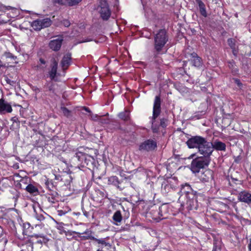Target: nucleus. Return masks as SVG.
<instances>
[{
  "mask_svg": "<svg viewBox=\"0 0 251 251\" xmlns=\"http://www.w3.org/2000/svg\"><path fill=\"white\" fill-rule=\"evenodd\" d=\"M186 144L190 149L197 148L198 152L205 158L209 159L213 151L212 143L200 136L192 137L187 140Z\"/></svg>",
  "mask_w": 251,
  "mask_h": 251,
  "instance_id": "1",
  "label": "nucleus"
},
{
  "mask_svg": "<svg viewBox=\"0 0 251 251\" xmlns=\"http://www.w3.org/2000/svg\"><path fill=\"white\" fill-rule=\"evenodd\" d=\"M168 41L167 31L164 29L159 30L154 36V48L157 54L161 53Z\"/></svg>",
  "mask_w": 251,
  "mask_h": 251,
  "instance_id": "2",
  "label": "nucleus"
},
{
  "mask_svg": "<svg viewBox=\"0 0 251 251\" xmlns=\"http://www.w3.org/2000/svg\"><path fill=\"white\" fill-rule=\"evenodd\" d=\"M161 112V99L159 96H156L155 97L153 107V114L151 118V129L154 133H157L159 129L160 125L156 123V119L158 117Z\"/></svg>",
  "mask_w": 251,
  "mask_h": 251,
  "instance_id": "3",
  "label": "nucleus"
},
{
  "mask_svg": "<svg viewBox=\"0 0 251 251\" xmlns=\"http://www.w3.org/2000/svg\"><path fill=\"white\" fill-rule=\"evenodd\" d=\"M209 162V159L205 158L202 156L198 157L192 161L190 169L194 173H199L201 169L207 167Z\"/></svg>",
  "mask_w": 251,
  "mask_h": 251,
  "instance_id": "4",
  "label": "nucleus"
},
{
  "mask_svg": "<svg viewBox=\"0 0 251 251\" xmlns=\"http://www.w3.org/2000/svg\"><path fill=\"white\" fill-rule=\"evenodd\" d=\"M103 20H107L111 15V11L105 0H100L97 8Z\"/></svg>",
  "mask_w": 251,
  "mask_h": 251,
  "instance_id": "5",
  "label": "nucleus"
},
{
  "mask_svg": "<svg viewBox=\"0 0 251 251\" xmlns=\"http://www.w3.org/2000/svg\"><path fill=\"white\" fill-rule=\"evenodd\" d=\"M1 59L3 62L4 67L8 66H12V64H17L16 61L17 57L13 55L10 52H5L1 57Z\"/></svg>",
  "mask_w": 251,
  "mask_h": 251,
  "instance_id": "6",
  "label": "nucleus"
},
{
  "mask_svg": "<svg viewBox=\"0 0 251 251\" xmlns=\"http://www.w3.org/2000/svg\"><path fill=\"white\" fill-rule=\"evenodd\" d=\"M156 143L151 139L145 141L139 146V150L141 151H150L153 150L156 147Z\"/></svg>",
  "mask_w": 251,
  "mask_h": 251,
  "instance_id": "7",
  "label": "nucleus"
},
{
  "mask_svg": "<svg viewBox=\"0 0 251 251\" xmlns=\"http://www.w3.org/2000/svg\"><path fill=\"white\" fill-rule=\"evenodd\" d=\"M50 68L48 74L50 79L53 80L56 76L58 68V61L54 58H52L50 60Z\"/></svg>",
  "mask_w": 251,
  "mask_h": 251,
  "instance_id": "8",
  "label": "nucleus"
},
{
  "mask_svg": "<svg viewBox=\"0 0 251 251\" xmlns=\"http://www.w3.org/2000/svg\"><path fill=\"white\" fill-rule=\"evenodd\" d=\"M12 111L11 105L3 99H0V114H4Z\"/></svg>",
  "mask_w": 251,
  "mask_h": 251,
  "instance_id": "9",
  "label": "nucleus"
},
{
  "mask_svg": "<svg viewBox=\"0 0 251 251\" xmlns=\"http://www.w3.org/2000/svg\"><path fill=\"white\" fill-rule=\"evenodd\" d=\"M186 198V204L189 209L196 208L197 206V201L196 196L194 194H190Z\"/></svg>",
  "mask_w": 251,
  "mask_h": 251,
  "instance_id": "10",
  "label": "nucleus"
},
{
  "mask_svg": "<svg viewBox=\"0 0 251 251\" xmlns=\"http://www.w3.org/2000/svg\"><path fill=\"white\" fill-rule=\"evenodd\" d=\"M63 40L62 37L51 40L49 43L50 48L54 51L58 50L61 47Z\"/></svg>",
  "mask_w": 251,
  "mask_h": 251,
  "instance_id": "11",
  "label": "nucleus"
},
{
  "mask_svg": "<svg viewBox=\"0 0 251 251\" xmlns=\"http://www.w3.org/2000/svg\"><path fill=\"white\" fill-rule=\"evenodd\" d=\"M238 199L240 201L248 204L251 203V194L247 191H242L239 194Z\"/></svg>",
  "mask_w": 251,
  "mask_h": 251,
  "instance_id": "12",
  "label": "nucleus"
},
{
  "mask_svg": "<svg viewBox=\"0 0 251 251\" xmlns=\"http://www.w3.org/2000/svg\"><path fill=\"white\" fill-rule=\"evenodd\" d=\"M213 172L209 170H205L199 176L200 180L203 182H208L213 178Z\"/></svg>",
  "mask_w": 251,
  "mask_h": 251,
  "instance_id": "13",
  "label": "nucleus"
},
{
  "mask_svg": "<svg viewBox=\"0 0 251 251\" xmlns=\"http://www.w3.org/2000/svg\"><path fill=\"white\" fill-rule=\"evenodd\" d=\"M71 61V54L67 53L64 55L61 62V65L63 70L67 69L70 65Z\"/></svg>",
  "mask_w": 251,
  "mask_h": 251,
  "instance_id": "14",
  "label": "nucleus"
},
{
  "mask_svg": "<svg viewBox=\"0 0 251 251\" xmlns=\"http://www.w3.org/2000/svg\"><path fill=\"white\" fill-rule=\"evenodd\" d=\"M76 234L78 237L81 238L84 240H88L90 239L93 240V238H94V236L92 235V232L90 229H86L84 232L80 233L78 232H74Z\"/></svg>",
  "mask_w": 251,
  "mask_h": 251,
  "instance_id": "15",
  "label": "nucleus"
},
{
  "mask_svg": "<svg viewBox=\"0 0 251 251\" xmlns=\"http://www.w3.org/2000/svg\"><path fill=\"white\" fill-rule=\"evenodd\" d=\"M191 61L193 66L200 67L202 65L201 59L199 57L197 53L193 52L191 54Z\"/></svg>",
  "mask_w": 251,
  "mask_h": 251,
  "instance_id": "16",
  "label": "nucleus"
},
{
  "mask_svg": "<svg viewBox=\"0 0 251 251\" xmlns=\"http://www.w3.org/2000/svg\"><path fill=\"white\" fill-rule=\"evenodd\" d=\"M213 146V150L215 149L217 151H225L226 149V144L219 140H215L212 143Z\"/></svg>",
  "mask_w": 251,
  "mask_h": 251,
  "instance_id": "17",
  "label": "nucleus"
},
{
  "mask_svg": "<svg viewBox=\"0 0 251 251\" xmlns=\"http://www.w3.org/2000/svg\"><path fill=\"white\" fill-rule=\"evenodd\" d=\"M227 64L228 67L233 75L238 74L239 69L236 65L235 62L233 60L228 61Z\"/></svg>",
  "mask_w": 251,
  "mask_h": 251,
  "instance_id": "18",
  "label": "nucleus"
},
{
  "mask_svg": "<svg viewBox=\"0 0 251 251\" xmlns=\"http://www.w3.org/2000/svg\"><path fill=\"white\" fill-rule=\"evenodd\" d=\"M180 193L182 194L185 195V197H187L190 194H193V191L190 185L187 183L182 185L180 190Z\"/></svg>",
  "mask_w": 251,
  "mask_h": 251,
  "instance_id": "19",
  "label": "nucleus"
},
{
  "mask_svg": "<svg viewBox=\"0 0 251 251\" xmlns=\"http://www.w3.org/2000/svg\"><path fill=\"white\" fill-rule=\"evenodd\" d=\"M196 1L199 5L201 14L204 17H206L207 14L204 3L201 0H196Z\"/></svg>",
  "mask_w": 251,
  "mask_h": 251,
  "instance_id": "20",
  "label": "nucleus"
},
{
  "mask_svg": "<svg viewBox=\"0 0 251 251\" xmlns=\"http://www.w3.org/2000/svg\"><path fill=\"white\" fill-rule=\"evenodd\" d=\"M112 219L113 221L116 222L115 225L118 226L119 224L121 222L123 219V217L121 212L120 210L116 211L113 214Z\"/></svg>",
  "mask_w": 251,
  "mask_h": 251,
  "instance_id": "21",
  "label": "nucleus"
},
{
  "mask_svg": "<svg viewBox=\"0 0 251 251\" xmlns=\"http://www.w3.org/2000/svg\"><path fill=\"white\" fill-rule=\"evenodd\" d=\"M108 181V184L113 185L116 186L118 188H120V186H119L120 182L118 178L116 176H112L109 177Z\"/></svg>",
  "mask_w": 251,
  "mask_h": 251,
  "instance_id": "22",
  "label": "nucleus"
},
{
  "mask_svg": "<svg viewBox=\"0 0 251 251\" xmlns=\"http://www.w3.org/2000/svg\"><path fill=\"white\" fill-rule=\"evenodd\" d=\"M35 67L36 68L37 70H44L46 67V61L42 58H40L39 61L38 62L37 65Z\"/></svg>",
  "mask_w": 251,
  "mask_h": 251,
  "instance_id": "23",
  "label": "nucleus"
},
{
  "mask_svg": "<svg viewBox=\"0 0 251 251\" xmlns=\"http://www.w3.org/2000/svg\"><path fill=\"white\" fill-rule=\"evenodd\" d=\"M42 22L40 20H37L33 21L31 24V26L34 30H40L42 29Z\"/></svg>",
  "mask_w": 251,
  "mask_h": 251,
  "instance_id": "24",
  "label": "nucleus"
},
{
  "mask_svg": "<svg viewBox=\"0 0 251 251\" xmlns=\"http://www.w3.org/2000/svg\"><path fill=\"white\" fill-rule=\"evenodd\" d=\"M118 116L121 119L124 121H128L129 119V112L128 110H125L120 113Z\"/></svg>",
  "mask_w": 251,
  "mask_h": 251,
  "instance_id": "25",
  "label": "nucleus"
},
{
  "mask_svg": "<svg viewBox=\"0 0 251 251\" xmlns=\"http://www.w3.org/2000/svg\"><path fill=\"white\" fill-rule=\"evenodd\" d=\"M103 116H100L98 115L97 114H92L91 115V118L93 120L97 121L99 120L100 121L102 124H107L108 123V120H102Z\"/></svg>",
  "mask_w": 251,
  "mask_h": 251,
  "instance_id": "26",
  "label": "nucleus"
},
{
  "mask_svg": "<svg viewBox=\"0 0 251 251\" xmlns=\"http://www.w3.org/2000/svg\"><path fill=\"white\" fill-rule=\"evenodd\" d=\"M40 21L42 22V28L49 27L51 24V20L49 18L40 20Z\"/></svg>",
  "mask_w": 251,
  "mask_h": 251,
  "instance_id": "27",
  "label": "nucleus"
},
{
  "mask_svg": "<svg viewBox=\"0 0 251 251\" xmlns=\"http://www.w3.org/2000/svg\"><path fill=\"white\" fill-rule=\"evenodd\" d=\"M171 188V185L168 182H164L162 184V191L165 193H168Z\"/></svg>",
  "mask_w": 251,
  "mask_h": 251,
  "instance_id": "28",
  "label": "nucleus"
},
{
  "mask_svg": "<svg viewBox=\"0 0 251 251\" xmlns=\"http://www.w3.org/2000/svg\"><path fill=\"white\" fill-rule=\"evenodd\" d=\"M25 189L28 192L31 194H33L38 192V189L35 186L31 184H28L26 187Z\"/></svg>",
  "mask_w": 251,
  "mask_h": 251,
  "instance_id": "29",
  "label": "nucleus"
},
{
  "mask_svg": "<svg viewBox=\"0 0 251 251\" xmlns=\"http://www.w3.org/2000/svg\"><path fill=\"white\" fill-rule=\"evenodd\" d=\"M4 241V243H6L7 242V240L6 238V234L3 228L1 226H0V242Z\"/></svg>",
  "mask_w": 251,
  "mask_h": 251,
  "instance_id": "30",
  "label": "nucleus"
},
{
  "mask_svg": "<svg viewBox=\"0 0 251 251\" xmlns=\"http://www.w3.org/2000/svg\"><path fill=\"white\" fill-rule=\"evenodd\" d=\"M82 0H67V5L69 6H73L77 5Z\"/></svg>",
  "mask_w": 251,
  "mask_h": 251,
  "instance_id": "31",
  "label": "nucleus"
},
{
  "mask_svg": "<svg viewBox=\"0 0 251 251\" xmlns=\"http://www.w3.org/2000/svg\"><path fill=\"white\" fill-rule=\"evenodd\" d=\"M93 240L96 241L99 244H101L105 246H110L109 243L106 242L104 239H97L94 237L93 238Z\"/></svg>",
  "mask_w": 251,
  "mask_h": 251,
  "instance_id": "32",
  "label": "nucleus"
},
{
  "mask_svg": "<svg viewBox=\"0 0 251 251\" xmlns=\"http://www.w3.org/2000/svg\"><path fill=\"white\" fill-rule=\"evenodd\" d=\"M61 110L65 116L69 117L71 116V111L68 109L66 107L62 106L61 107Z\"/></svg>",
  "mask_w": 251,
  "mask_h": 251,
  "instance_id": "33",
  "label": "nucleus"
},
{
  "mask_svg": "<svg viewBox=\"0 0 251 251\" xmlns=\"http://www.w3.org/2000/svg\"><path fill=\"white\" fill-rule=\"evenodd\" d=\"M30 226V225L29 223H25L23 224V234L25 235L27 234V230L29 228Z\"/></svg>",
  "mask_w": 251,
  "mask_h": 251,
  "instance_id": "34",
  "label": "nucleus"
},
{
  "mask_svg": "<svg viewBox=\"0 0 251 251\" xmlns=\"http://www.w3.org/2000/svg\"><path fill=\"white\" fill-rule=\"evenodd\" d=\"M227 44L230 48L236 47V41L233 38H229L227 40Z\"/></svg>",
  "mask_w": 251,
  "mask_h": 251,
  "instance_id": "35",
  "label": "nucleus"
},
{
  "mask_svg": "<svg viewBox=\"0 0 251 251\" xmlns=\"http://www.w3.org/2000/svg\"><path fill=\"white\" fill-rule=\"evenodd\" d=\"M168 123V120L166 118H162L160 119V126L163 128H165L167 126Z\"/></svg>",
  "mask_w": 251,
  "mask_h": 251,
  "instance_id": "36",
  "label": "nucleus"
},
{
  "mask_svg": "<svg viewBox=\"0 0 251 251\" xmlns=\"http://www.w3.org/2000/svg\"><path fill=\"white\" fill-rule=\"evenodd\" d=\"M35 218L40 222L44 221L45 220V217L42 214H39L35 212V214L34 215Z\"/></svg>",
  "mask_w": 251,
  "mask_h": 251,
  "instance_id": "37",
  "label": "nucleus"
},
{
  "mask_svg": "<svg viewBox=\"0 0 251 251\" xmlns=\"http://www.w3.org/2000/svg\"><path fill=\"white\" fill-rule=\"evenodd\" d=\"M45 185L50 190H51L53 187L52 183L48 180L46 181Z\"/></svg>",
  "mask_w": 251,
  "mask_h": 251,
  "instance_id": "38",
  "label": "nucleus"
},
{
  "mask_svg": "<svg viewBox=\"0 0 251 251\" xmlns=\"http://www.w3.org/2000/svg\"><path fill=\"white\" fill-rule=\"evenodd\" d=\"M54 2L63 5H67V0H55Z\"/></svg>",
  "mask_w": 251,
  "mask_h": 251,
  "instance_id": "39",
  "label": "nucleus"
},
{
  "mask_svg": "<svg viewBox=\"0 0 251 251\" xmlns=\"http://www.w3.org/2000/svg\"><path fill=\"white\" fill-rule=\"evenodd\" d=\"M4 17H5V15H0V25L6 23L8 21L7 20L4 19Z\"/></svg>",
  "mask_w": 251,
  "mask_h": 251,
  "instance_id": "40",
  "label": "nucleus"
},
{
  "mask_svg": "<svg viewBox=\"0 0 251 251\" xmlns=\"http://www.w3.org/2000/svg\"><path fill=\"white\" fill-rule=\"evenodd\" d=\"M62 24L65 26V27H68L70 25V22L69 20L67 19H64L62 21Z\"/></svg>",
  "mask_w": 251,
  "mask_h": 251,
  "instance_id": "41",
  "label": "nucleus"
},
{
  "mask_svg": "<svg viewBox=\"0 0 251 251\" xmlns=\"http://www.w3.org/2000/svg\"><path fill=\"white\" fill-rule=\"evenodd\" d=\"M57 214L59 216H62L63 215H64L65 214L67 213V211H64L63 210H58L57 211Z\"/></svg>",
  "mask_w": 251,
  "mask_h": 251,
  "instance_id": "42",
  "label": "nucleus"
},
{
  "mask_svg": "<svg viewBox=\"0 0 251 251\" xmlns=\"http://www.w3.org/2000/svg\"><path fill=\"white\" fill-rule=\"evenodd\" d=\"M233 80L234 82L237 85L238 87H241L242 86V83L241 82L239 79L234 78Z\"/></svg>",
  "mask_w": 251,
  "mask_h": 251,
  "instance_id": "43",
  "label": "nucleus"
},
{
  "mask_svg": "<svg viewBox=\"0 0 251 251\" xmlns=\"http://www.w3.org/2000/svg\"><path fill=\"white\" fill-rule=\"evenodd\" d=\"M231 49H232V53L233 54V55L234 56H236L238 53V49H237V46L232 48Z\"/></svg>",
  "mask_w": 251,
  "mask_h": 251,
  "instance_id": "44",
  "label": "nucleus"
},
{
  "mask_svg": "<svg viewBox=\"0 0 251 251\" xmlns=\"http://www.w3.org/2000/svg\"><path fill=\"white\" fill-rule=\"evenodd\" d=\"M48 201L51 203H54L55 202V199L52 197V196H49L48 197Z\"/></svg>",
  "mask_w": 251,
  "mask_h": 251,
  "instance_id": "45",
  "label": "nucleus"
},
{
  "mask_svg": "<svg viewBox=\"0 0 251 251\" xmlns=\"http://www.w3.org/2000/svg\"><path fill=\"white\" fill-rule=\"evenodd\" d=\"M11 120L13 122V123H16L18 125H19V122L18 121V118L16 117H12Z\"/></svg>",
  "mask_w": 251,
  "mask_h": 251,
  "instance_id": "46",
  "label": "nucleus"
},
{
  "mask_svg": "<svg viewBox=\"0 0 251 251\" xmlns=\"http://www.w3.org/2000/svg\"><path fill=\"white\" fill-rule=\"evenodd\" d=\"M32 237H35L36 238H43L44 236L42 234H33L31 236Z\"/></svg>",
  "mask_w": 251,
  "mask_h": 251,
  "instance_id": "47",
  "label": "nucleus"
},
{
  "mask_svg": "<svg viewBox=\"0 0 251 251\" xmlns=\"http://www.w3.org/2000/svg\"><path fill=\"white\" fill-rule=\"evenodd\" d=\"M201 118V116L199 114H198V115H194V116L192 117V118L193 119H199Z\"/></svg>",
  "mask_w": 251,
  "mask_h": 251,
  "instance_id": "48",
  "label": "nucleus"
},
{
  "mask_svg": "<svg viewBox=\"0 0 251 251\" xmlns=\"http://www.w3.org/2000/svg\"><path fill=\"white\" fill-rule=\"evenodd\" d=\"M91 41V39L87 38V39H86L85 40H83L80 41L79 43H80L87 42H89V41Z\"/></svg>",
  "mask_w": 251,
  "mask_h": 251,
  "instance_id": "49",
  "label": "nucleus"
},
{
  "mask_svg": "<svg viewBox=\"0 0 251 251\" xmlns=\"http://www.w3.org/2000/svg\"><path fill=\"white\" fill-rule=\"evenodd\" d=\"M3 62H2V59H0V68H1V67H3L4 66H3Z\"/></svg>",
  "mask_w": 251,
  "mask_h": 251,
  "instance_id": "50",
  "label": "nucleus"
},
{
  "mask_svg": "<svg viewBox=\"0 0 251 251\" xmlns=\"http://www.w3.org/2000/svg\"><path fill=\"white\" fill-rule=\"evenodd\" d=\"M248 247L250 251H251V239H250V243L248 245Z\"/></svg>",
  "mask_w": 251,
  "mask_h": 251,
  "instance_id": "51",
  "label": "nucleus"
},
{
  "mask_svg": "<svg viewBox=\"0 0 251 251\" xmlns=\"http://www.w3.org/2000/svg\"><path fill=\"white\" fill-rule=\"evenodd\" d=\"M83 109L87 112H89V113H91V111L90 110V109L87 108V107H84Z\"/></svg>",
  "mask_w": 251,
  "mask_h": 251,
  "instance_id": "52",
  "label": "nucleus"
},
{
  "mask_svg": "<svg viewBox=\"0 0 251 251\" xmlns=\"http://www.w3.org/2000/svg\"><path fill=\"white\" fill-rule=\"evenodd\" d=\"M13 167L15 168V169H18L19 168V165L17 163V164H15L13 165Z\"/></svg>",
  "mask_w": 251,
  "mask_h": 251,
  "instance_id": "53",
  "label": "nucleus"
},
{
  "mask_svg": "<svg viewBox=\"0 0 251 251\" xmlns=\"http://www.w3.org/2000/svg\"><path fill=\"white\" fill-rule=\"evenodd\" d=\"M83 213H84V215L86 217H87L88 216V213H87L86 211H85V212H84Z\"/></svg>",
  "mask_w": 251,
  "mask_h": 251,
  "instance_id": "54",
  "label": "nucleus"
},
{
  "mask_svg": "<svg viewBox=\"0 0 251 251\" xmlns=\"http://www.w3.org/2000/svg\"><path fill=\"white\" fill-rule=\"evenodd\" d=\"M195 155V154H192V155H191V156H190V158H193L194 156Z\"/></svg>",
  "mask_w": 251,
  "mask_h": 251,
  "instance_id": "55",
  "label": "nucleus"
},
{
  "mask_svg": "<svg viewBox=\"0 0 251 251\" xmlns=\"http://www.w3.org/2000/svg\"><path fill=\"white\" fill-rule=\"evenodd\" d=\"M162 207H159V213H160V212H161V211H162Z\"/></svg>",
  "mask_w": 251,
  "mask_h": 251,
  "instance_id": "56",
  "label": "nucleus"
},
{
  "mask_svg": "<svg viewBox=\"0 0 251 251\" xmlns=\"http://www.w3.org/2000/svg\"><path fill=\"white\" fill-rule=\"evenodd\" d=\"M55 179H57V180L59 179L58 177L57 176H55Z\"/></svg>",
  "mask_w": 251,
  "mask_h": 251,
  "instance_id": "57",
  "label": "nucleus"
},
{
  "mask_svg": "<svg viewBox=\"0 0 251 251\" xmlns=\"http://www.w3.org/2000/svg\"><path fill=\"white\" fill-rule=\"evenodd\" d=\"M97 251H102V250H101L100 249H98Z\"/></svg>",
  "mask_w": 251,
  "mask_h": 251,
  "instance_id": "58",
  "label": "nucleus"
},
{
  "mask_svg": "<svg viewBox=\"0 0 251 251\" xmlns=\"http://www.w3.org/2000/svg\"><path fill=\"white\" fill-rule=\"evenodd\" d=\"M40 226H41L42 227H43L44 226V225L43 224H41V225H40Z\"/></svg>",
  "mask_w": 251,
  "mask_h": 251,
  "instance_id": "59",
  "label": "nucleus"
},
{
  "mask_svg": "<svg viewBox=\"0 0 251 251\" xmlns=\"http://www.w3.org/2000/svg\"><path fill=\"white\" fill-rule=\"evenodd\" d=\"M161 216H163L162 214H160Z\"/></svg>",
  "mask_w": 251,
  "mask_h": 251,
  "instance_id": "60",
  "label": "nucleus"
}]
</instances>
